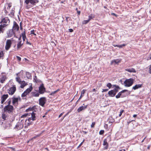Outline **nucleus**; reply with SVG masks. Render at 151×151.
Listing matches in <instances>:
<instances>
[{
  "label": "nucleus",
  "mask_w": 151,
  "mask_h": 151,
  "mask_svg": "<svg viewBox=\"0 0 151 151\" xmlns=\"http://www.w3.org/2000/svg\"><path fill=\"white\" fill-rule=\"evenodd\" d=\"M134 80L132 78L127 79L124 82V85L126 87H130L134 83Z\"/></svg>",
  "instance_id": "nucleus-1"
},
{
  "label": "nucleus",
  "mask_w": 151,
  "mask_h": 151,
  "mask_svg": "<svg viewBox=\"0 0 151 151\" xmlns=\"http://www.w3.org/2000/svg\"><path fill=\"white\" fill-rule=\"evenodd\" d=\"M14 109V107L12 105H6L4 108V111L8 112L9 113H10L12 112Z\"/></svg>",
  "instance_id": "nucleus-2"
},
{
  "label": "nucleus",
  "mask_w": 151,
  "mask_h": 151,
  "mask_svg": "<svg viewBox=\"0 0 151 151\" xmlns=\"http://www.w3.org/2000/svg\"><path fill=\"white\" fill-rule=\"evenodd\" d=\"M16 90V86L15 85H12V86L10 87L8 90V92L9 95H13Z\"/></svg>",
  "instance_id": "nucleus-3"
},
{
  "label": "nucleus",
  "mask_w": 151,
  "mask_h": 151,
  "mask_svg": "<svg viewBox=\"0 0 151 151\" xmlns=\"http://www.w3.org/2000/svg\"><path fill=\"white\" fill-rule=\"evenodd\" d=\"M46 101V99L45 97H41L39 100V104L40 105L43 106Z\"/></svg>",
  "instance_id": "nucleus-4"
},
{
  "label": "nucleus",
  "mask_w": 151,
  "mask_h": 151,
  "mask_svg": "<svg viewBox=\"0 0 151 151\" xmlns=\"http://www.w3.org/2000/svg\"><path fill=\"white\" fill-rule=\"evenodd\" d=\"M128 90H124L121 91L119 92L117 94V95L116 96V99H118L120 97L123 98L126 96L122 94L124 92L128 91Z\"/></svg>",
  "instance_id": "nucleus-5"
},
{
  "label": "nucleus",
  "mask_w": 151,
  "mask_h": 151,
  "mask_svg": "<svg viewBox=\"0 0 151 151\" xmlns=\"http://www.w3.org/2000/svg\"><path fill=\"white\" fill-rule=\"evenodd\" d=\"M12 44V41L10 40H7L6 41V45L5 46V49L6 50H8Z\"/></svg>",
  "instance_id": "nucleus-6"
},
{
  "label": "nucleus",
  "mask_w": 151,
  "mask_h": 151,
  "mask_svg": "<svg viewBox=\"0 0 151 151\" xmlns=\"http://www.w3.org/2000/svg\"><path fill=\"white\" fill-rule=\"evenodd\" d=\"M38 2L37 0H25L24 2L27 4H28L29 3H30L33 5H35V4L38 3Z\"/></svg>",
  "instance_id": "nucleus-7"
},
{
  "label": "nucleus",
  "mask_w": 151,
  "mask_h": 151,
  "mask_svg": "<svg viewBox=\"0 0 151 151\" xmlns=\"http://www.w3.org/2000/svg\"><path fill=\"white\" fill-rule=\"evenodd\" d=\"M12 103L13 105H14L15 104H18V101H20L21 100L20 97L18 96L17 98L13 97L12 98Z\"/></svg>",
  "instance_id": "nucleus-8"
},
{
  "label": "nucleus",
  "mask_w": 151,
  "mask_h": 151,
  "mask_svg": "<svg viewBox=\"0 0 151 151\" xmlns=\"http://www.w3.org/2000/svg\"><path fill=\"white\" fill-rule=\"evenodd\" d=\"M45 91V88L44 85L42 84L39 88V93L40 94H43Z\"/></svg>",
  "instance_id": "nucleus-9"
},
{
  "label": "nucleus",
  "mask_w": 151,
  "mask_h": 151,
  "mask_svg": "<svg viewBox=\"0 0 151 151\" xmlns=\"http://www.w3.org/2000/svg\"><path fill=\"white\" fill-rule=\"evenodd\" d=\"M8 94H4L1 97V104H3L6 99L8 97Z\"/></svg>",
  "instance_id": "nucleus-10"
},
{
  "label": "nucleus",
  "mask_w": 151,
  "mask_h": 151,
  "mask_svg": "<svg viewBox=\"0 0 151 151\" xmlns=\"http://www.w3.org/2000/svg\"><path fill=\"white\" fill-rule=\"evenodd\" d=\"M29 114H31V118H30L28 119V121L30 122L31 119L32 121H34L36 119V117L35 116V113H34L33 111H32V112H30Z\"/></svg>",
  "instance_id": "nucleus-11"
},
{
  "label": "nucleus",
  "mask_w": 151,
  "mask_h": 151,
  "mask_svg": "<svg viewBox=\"0 0 151 151\" xmlns=\"http://www.w3.org/2000/svg\"><path fill=\"white\" fill-rule=\"evenodd\" d=\"M10 22V21L9 18L8 17H6L3 19L1 20V21L0 23H1V22H3L6 24H9Z\"/></svg>",
  "instance_id": "nucleus-12"
},
{
  "label": "nucleus",
  "mask_w": 151,
  "mask_h": 151,
  "mask_svg": "<svg viewBox=\"0 0 151 151\" xmlns=\"http://www.w3.org/2000/svg\"><path fill=\"white\" fill-rule=\"evenodd\" d=\"M19 28V26L16 22H14V25L13 27V29L14 30L18 31Z\"/></svg>",
  "instance_id": "nucleus-13"
},
{
  "label": "nucleus",
  "mask_w": 151,
  "mask_h": 151,
  "mask_svg": "<svg viewBox=\"0 0 151 151\" xmlns=\"http://www.w3.org/2000/svg\"><path fill=\"white\" fill-rule=\"evenodd\" d=\"M87 107V105H86L85 106H81L80 107H79L77 110V111L78 112H80L82 111H83V110H84Z\"/></svg>",
  "instance_id": "nucleus-14"
},
{
  "label": "nucleus",
  "mask_w": 151,
  "mask_h": 151,
  "mask_svg": "<svg viewBox=\"0 0 151 151\" xmlns=\"http://www.w3.org/2000/svg\"><path fill=\"white\" fill-rule=\"evenodd\" d=\"M114 92V90H111L108 92V94L110 96L113 97L116 94Z\"/></svg>",
  "instance_id": "nucleus-15"
},
{
  "label": "nucleus",
  "mask_w": 151,
  "mask_h": 151,
  "mask_svg": "<svg viewBox=\"0 0 151 151\" xmlns=\"http://www.w3.org/2000/svg\"><path fill=\"white\" fill-rule=\"evenodd\" d=\"M6 78V76L5 75H2L1 78H0V82L1 83H4Z\"/></svg>",
  "instance_id": "nucleus-16"
},
{
  "label": "nucleus",
  "mask_w": 151,
  "mask_h": 151,
  "mask_svg": "<svg viewBox=\"0 0 151 151\" xmlns=\"http://www.w3.org/2000/svg\"><path fill=\"white\" fill-rule=\"evenodd\" d=\"M142 86V84H137L132 87V89L134 90H136L141 88Z\"/></svg>",
  "instance_id": "nucleus-17"
},
{
  "label": "nucleus",
  "mask_w": 151,
  "mask_h": 151,
  "mask_svg": "<svg viewBox=\"0 0 151 151\" xmlns=\"http://www.w3.org/2000/svg\"><path fill=\"white\" fill-rule=\"evenodd\" d=\"M121 62V60L119 59H114L111 61V64H112L114 63H115L116 64H118Z\"/></svg>",
  "instance_id": "nucleus-18"
},
{
  "label": "nucleus",
  "mask_w": 151,
  "mask_h": 151,
  "mask_svg": "<svg viewBox=\"0 0 151 151\" xmlns=\"http://www.w3.org/2000/svg\"><path fill=\"white\" fill-rule=\"evenodd\" d=\"M33 88L32 86V85H31L29 88H28L26 89V91H25L27 94H28L32 90Z\"/></svg>",
  "instance_id": "nucleus-19"
},
{
  "label": "nucleus",
  "mask_w": 151,
  "mask_h": 151,
  "mask_svg": "<svg viewBox=\"0 0 151 151\" xmlns=\"http://www.w3.org/2000/svg\"><path fill=\"white\" fill-rule=\"evenodd\" d=\"M14 34L13 30H11L9 31V33L8 34V36L9 37H11Z\"/></svg>",
  "instance_id": "nucleus-20"
},
{
  "label": "nucleus",
  "mask_w": 151,
  "mask_h": 151,
  "mask_svg": "<svg viewBox=\"0 0 151 151\" xmlns=\"http://www.w3.org/2000/svg\"><path fill=\"white\" fill-rule=\"evenodd\" d=\"M125 70L130 72L136 73V72L135 69L133 68L127 69Z\"/></svg>",
  "instance_id": "nucleus-21"
},
{
  "label": "nucleus",
  "mask_w": 151,
  "mask_h": 151,
  "mask_svg": "<svg viewBox=\"0 0 151 151\" xmlns=\"http://www.w3.org/2000/svg\"><path fill=\"white\" fill-rule=\"evenodd\" d=\"M31 94L33 96L35 97L39 96L40 95L39 93L35 92H31Z\"/></svg>",
  "instance_id": "nucleus-22"
},
{
  "label": "nucleus",
  "mask_w": 151,
  "mask_h": 151,
  "mask_svg": "<svg viewBox=\"0 0 151 151\" xmlns=\"http://www.w3.org/2000/svg\"><path fill=\"white\" fill-rule=\"evenodd\" d=\"M88 19L89 21L91 19L94 18L95 17V15L93 14H91L89 15L88 17Z\"/></svg>",
  "instance_id": "nucleus-23"
},
{
  "label": "nucleus",
  "mask_w": 151,
  "mask_h": 151,
  "mask_svg": "<svg viewBox=\"0 0 151 151\" xmlns=\"http://www.w3.org/2000/svg\"><path fill=\"white\" fill-rule=\"evenodd\" d=\"M103 145H106V146L105 147V148L106 149H107L108 147V143L107 142L106 139H105L103 141Z\"/></svg>",
  "instance_id": "nucleus-24"
},
{
  "label": "nucleus",
  "mask_w": 151,
  "mask_h": 151,
  "mask_svg": "<svg viewBox=\"0 0 151 151\" xmlns=\"http://www.w3.org/2000/svg\"><path fill=\"white\" fill-rule=\"evenodd\" d=\"M27 77V78L30 79L31 78L32 76L31 73L28 72H26Z\"/></svg>",
  "instance_id": "nucleus-25"
},
{
  "label": "nucleus",
  "mask_w": 151,
  "mask_h": 151,
  "mask_svg": "<svg viewBox=\"0 0 151 151\" xmlns=\"http://www.w3.org/2000/svg\"><path fill=\"white\" fill-rule=\"evenodd\" d=\"M8 24H1L0 25V31L1 32L2 31V29L3 28L7 26Z\"/></svg>",
  "instance_id": "nucleus-26"
},
{
  "label": "nucleus",
  "mask_w": 151,
  "mask_h": 151,
  "mask_svg": "<svg viewBox=\"0 0 151 151\" xmlns=\"http://www.w3.org/2000/svg\"><path fill=\"white\" fill-rule=\"evenodd\" d=\"M21 41H19L17 45V48L18 49L20 48L22 46V44H21Z\"/></svg>",
  "instance_id": "nucleus-27"
},
{
  "label": "nucleus",
  "mask_w": 151,
  "mask_h": 151,
  "mask_svg": "<svg viewBox=\"0 0 151 151\" xmlns=\"http://www.w3.org/2000/svg\"><path fill=\"white\" fill-rule=\"evenodd\" d=\"M2 118L4 119V121L6 120V119L7 117V116L4 113H3L2 114Z\"/></svg>",
  "instance_id": "nucleus-28"
},
{
  "label": "nucleus",
  "mask_w": 151,
  "mask_h": 151,
  "mask_svg": "<svg viewBox=\"0 0 151 151\" xmlns=\"http://www.w3.org/2000/svg\"><path fill=\"white\" fill-rule=\"evenodd\" d=\"M25 82L24 81L21 83V85L20 86V87L22 88H23L25 86Z\"/></svg>",
  "instance_id": "nucleus-29"
},
{
  "label": "nucleus",
  "mask_w": 151,
  "mask_h": 151,
  "mask_svg": "<svg viewBox=\"0 0 151 151\" xmlns=\"http://www.w3.org/2000/svg\"><path fill=\"white\" fill-rule=\"evenodd\" d=\"M33 107H32V108L30 107V108H28V109H27L26 110V111L27 112H28L29 111H32H32H33Z\"/></svg>",
  "instance_id": "nucleus-30"
},
{
  "label": "nucleus",
  "mask_w": 151,
  "mask_h": 151,
  "mask_svg": "<svg viewBox=\"0 0 151 151\" xmlns=\"http://www.w3.org/2000/svg\"><path fill=\"white\" fill-rule=\"evenodd\" d=\"M59 90H60L59 89H58L57 90H56L53 92H51V93L50 95H52L54 94H55Z\"/></svg>",
  "instance_id": "nucleus-31"
},
{
  "label": "nucleus",
  "mask_w": 151,
  "mask_h": 151,
  "mask_svg": "<svg viewBox=\"0 0 151 151\" xmlns=\"http://www.w3.org/2000/svg\"><path fill=\"white\" fill-rule=\"evenodd\" d=\"M112 86L111 84L109 83H108L106 85L107 87H108L109 89L111 88Z\"/></svg>",
  "instance_id": "nucleus-32"
},
{
  "label": "nucleus",
  "mask_w": 151,
  "mask_h": 151,
  "mask_svg": "<svg viewBox=\"0 0 151 151\" xmlns=\"http://www.w3.org/2000/svg\"><path fill=\"white\" fill-rule=\"evenodd\" d=\"M90 21L88 19L87 20H84L82 24H86L88 23Z\"/></svg>",
  "instance_id": "nucleus-33"
},
{
  "label": "nucleus",
  "mask_w": 151,
  "mask_h": 151,
  "mask_svg": "<svg viewBox=\"0 0 151 151\" xmlns=\"http://www.w3.org/2000/svg\"><path fill=\"white\" fill-rule=\"evenodd\" d=\"M29 114L28 113L25 114H24L22 116H21V118H24L26 117L28 115H29Z\"/></svg>",
  "instance_id": "nucleus-34"
},
{
  "label": "nucleus",
  "mask_w": 151,
  "mask_h": 151,
  "mask_svg": "<svg viewBox=\"0 0 151 151\" xmlns=\"http://www.w3.org/2000/svg\"><path fill=\"white\" fill-rule=\"evenodd\" d=\"M27 94L24 91V92L22 94L21 96L22 97H24Z\"/></svg>",
  "instance_id": "nucleus-35"
},
{
  "label": "nucleus",
  "mask_w": 151,
  "mask_h": 151,
  "mask_svg": "<svg viewBox=\"0 0 151 151\" xmlns=\"http://www.w3.org/2000/svg\"><path fill=\"white\" fill-rule=\"evenodd\" d=\"M16 81L20 83L21 82L20 79L19 77H16Z\"/></svg>",
  "instance_id": "nucleus-36"
},
{
  "label": "nucleus",
  "mask_w": 151,
  "mask_h": 151,
  "mask_svg": "<svg viewBox=\"0 0 151 151\" xmlns=\"http://www.w3.org/2000/svg\"><path fill=\"white\" fill-rule=\"evenodd\" d=\"M104 130H101L99 132V134L100 135H102L104 134Z\"/></svg>",
  "instance_id": "nucleus-37"
},
{
  "label": "nucleus",
  "mask_w": 151,
  "mask_h": 151,
  "mask_svg": "<svg viewBox=\"0 0 151 151\" xmlns=\"http://www.w3.org/2000/svg\"><path fill=\"white\" fill-rule=\"evenodd\" d=\"M86 91V90H85V89L81 91V94L84 95V94L85 92Z\"/></svg>",
  "instance_id": "nucleus-38"
},
{
  "label": "nucleus",
  "mask_w": 151,
  "mask_h": 151,
  "mask_svg": "<svg viewBox=\"0 0 151 151\" xmlns=\"http://www.w3.org/2000/svg\"><path fill=\"white\" fill-rule=\"evenodd\" d=\"M125 46V45L124 44H123L121 45H118L117 47H118L119 48H122L124 46Z\"/></svg>",
  "instance_id": "nucleus-39"
},
{
  "label": "nucleus",
  "mask_w": 151,
  "mask_h": 151,
  "mask_svg": "<svg viewBox=\"0 0 151 151\" xmlns=\"http://www.w3.org/2000/svg\"><path fill=\"white\" fill-rule=\"evenodd\" d=\"M4 55V53L3 51L0 52V58L2 57Z\"/></svg>",
  "instance_id": "nucleus-40"
},
{
  "label": "nucleus",
  "mask_w": 151,
  "mask_h": 151,
  "mask_svg": "<svg viewBox=\"0 0 151 151\" xmlns=\"http://www.w3.org/2000/svg\"><path fill=\"white\" fill-rule=\"evenodd\" d=\"M95 124V122H93L92 123L91 125V128L94 127Z\"/></svg>",
  "instance_id": "nucleus-41"
},
{
  "label": "nucleus",
  "mask_w": 151,
  "mask_h": 151,
  "mask_svg": "<svg viewBox=\"0 0 151 151\" xmlns=\"http://www.w3.org/2000/svg\"><path fill=\"white\" fill-rule=\"evenodd\" d=\"M22 37H26V35H25V31H24V32H22Z\"/></svg>",
  "instance_id": "nucleus-42"
},
{
  "label": "nucleus",
  "mask_w": 151,
  "mask_h": 151,
  "mask_svg": "<svg viewBox=\"0 0 151 151\" xmlns=\"http://www.w3.org/2000/svg\"><path fill=\"white\" fill-rule=\"evenodd\" d=\"M8 101L7 102V103H8V104L7 105H9V106L11 105H10V104L11 103V99H8Z\"/></svg>",
  "instance_id": "nucleus-43"
},
{
  "label": "nucleus",
  "mask_w": 151,
  "mask_h": 151,
  "mask_svg": "<svg viewBox=\"0 0 151 151\" xmlns=\"http://www.w3.org/2000/svg\"><path fill=\"white\" fill-rule=\"evenodd\" d=\"M34 30L33 29L31 31V34H33L35 35H36V34L34 32Z\"/></svg>",
  "instance_id": "nucleus-44"
},
{
  "label": "nucleus",
  "mask_w": 151,
  "mask_h": 151,
  "mask_svg": "<svg viewBox=\"0 0 151 151\" xmlns=\"http://www.w3.org/2000/svg\"><path fill=\"white\" fill-rule=\"evenodd\" d=\"M37 77L36 76H35L34 77V82H37Z\"/></svg>",
  "instance_id": "nucleus-45"
},
{
  "label": "nucleus",
  "mask_w": 151,
  "mask_h": 151,
  "mask_svg": "<svg viewBox=\"0 0 151 151\" xmlns=\"http://www.w3.org/2000/svg\"><path fill=\"white\" fill-rule=\"evenodd\" d=\"M118 89H114V90H114V92H115L114 93H115V94H116V93L118 92Z\"/></svg>",
  "instance_id": "nucleus-46"
},
{
  "label": "nucleus",
  "mask_w": 151,
  "mask_h": 151,
  "mask_svg": "<svg viewBox=\"0 0 151 151\" xmlns=\"http://www.w3.org/2000/svg\"><path fill=\"white\" fill-rule=\"evenodd\" d=\"M124 111V110H122L121 111H120V114L119 115V116H121L122 115L123 112Z\"/></svg>",
  "instance_id": "nucleus-47"
},
{
  "label": "nucleus",
  "mask_w": 151,
  "mask_h": 151,
  "mask_svg": "<svg viewBox=\"0 0 151 151\" xmlns=\"http://www.w3.org/2000/svg\"><path fill=\"white\" fill-rule=\"evenodd\" d=\"M108 90V89H103L102 91V92H106Z\"/></svg>",
  "instance_id": "nucleus-48"
},
{
  "label": "nucleus",
  "mask_w": 151,
  "mask_h": 151,
  "mask_svg": "<svg viewBox=\"0 0 151 151\" xmlns=\"http://www.w3.org/2000/svg\"><path fill=\"white\" fill-rule=\"evenodd\" d=\"M14 10L12 9V12H11L10 13L11 14L14 15Z\"/></svg>",
  "instance_id": "nucleus-49"
},
{
  "label": "nucleus",
  "mask_w": 151,
  "mask_h": 151,
  "mask_svg": "<svg viewBox=\"0 0 151 151\" xmlns=\"http://www.w3.org/2000/svg\"><path fill=\"white\" fill-rule=\"evenodd\" d=\"M149 73L151 74V65H150L149 68Z\"/></svg>",
  "instance_id": "nucleus-50"
},
{
  "label": "nucleus",
  "mask_w": 151,
  "mask_h": 151,
  "mask_svg": "<svg viewBox=\"0 0 151 151\" xmlns=\"http://www.w3.org/2000/svg\"><path fill=\"white\" fill-rule=\"evenodd\" d=\"M114 89H120V88L118 86L116 85V86H115V88Z\"/></svg>",
  "instance_id": "nucleus-51"
},
{
  "label": "nucleus",
  "mask_w": 151,
  "mask_h": 151,
  "mask_svg": "<svg viewBox=\"0 0 151 151\" xmlns=\"http://www.w3.org/2000/svg\"><path fill=\"white\" fill-rule=\"evenodd\" d=\"M17 60L19 61H20L21 60V58L20 57L18 56H17Z\"/></svg>",
  "instance_id": "nucleus-52"
},
{
  "label": "nucleus",
  "mask_w": 151,
  "mask_h": 151,
  "mask_svg": "<svg viewBox=\"0 0 151 151\" xmlns=\"http://www.w3.org/2000/svg\"><path fill=\"white\" fill-rule=\"evenodd\" d=\"M83 96V95L81 94V96L79 98V99H78V100L77 101V102H78L80 99L82 98V97Z\"/></svg>",
  "instance_id": "nucleus-53"
},
{
  "label": "nucleus",
  "mask_w": 151,
  "mask_h": 151,
  "mask_svg": "<svg viewBox=\"0 0 151 151\" xmlns=\"http://www.w3.org/2000/svg\"><path fill=\"white\" fill-rule=\"evenodd\" d=\"M30 7V6H29L28 4H27V5L25 6V8L27 9H29Z\"/></svg>",
  "instance_id": "nucleus-54"
},
{
  "label": "nucleus",
  "mask_w": 151,
  "mask_h": 151,
  "mask_svg": "<svg viewBox=\"0 0 151 151\" xmlns=\"http://www.w3.org/2000/svg\"><path fill=\"white\" fill-rule=\"evenodd\" d=\"M69 31L70 32H72L73 31V30L72 29H68Z\"/></svg>",
  "instance_id": "nucleus-55"
},
{
  "label": "nucleus",
  "mask_w": 151,
  "mask_h": 151,
  "mask_svg": "<svg viewBox=\"0 0 151 151\" xmlns=\"http://www.w3.org/2000/svg\"><path fill=\"white\" fill-rule=\"evenodd\" d=\"M63 113H61L60 115H59V116H58V117L59 118H60V117H61V116L63 115Z\"/></svg>",
  "instance_id": "nucleus-56"
},
{
  "label": "nucleus",
  "mask_w": 151,
  "mask_h": 151,
  "mask_svg": "<svg viewBox=\"0 0 151 151\" xmlns=\"http://www.w3.org/2000/svg\"><path fill=\"white\" fill-rule=\"evenodd\" d=\"M68 18H69V17H66V21L67 22H68Z\"/></svg>",
  "instance_id": "nucleus-57"
},
{
  "label": "nucleus",
  "mask_w": 151,
  "mask_h": 151,
  "mask_svg": "<svg viewBox=\"0 0 151 151\" xmlns=\"http://www.w3.org/2000/svg\"><path fill=\"white\" fill-rule=\"evenodd\" d=\"M40 134H38V135H37L36 136L34 137V138H33V139H35V138H36V137H39L40 135Z\"/></svg>",
  "instance_id": "nucleus-58"
},
{
  "label": "nucleus",
  "mask_w": 151,
  "mask_h": 151,
  "mask_svg": "<svg viewBox=\"0 0 151 151\" xmlns=\"http://www.w3.org/2000/svg\"><path fill=\"white\" fill-rule=\"evenodd\" d=\"M111 15H114L116 17L117 16V15L116 14H115V13H112L111 14Z\"/></svg>",
  "instance_id": "nucleus-59"
},
{
  "label": "nucleus",
  "mask_w": 151,
  "mask_h": 151,
  "mask_svg": "<svg viewBox=\"0 0 151 151\" xmlns=\"http://www.w3.org/2000/svg\"><path fill=\"white\" fill-rule=\"evenodd\" d=\"M11 5L10 4H8V7H9V9H10V8L11 7Z\"/></svg>",
  "instance_id": "nucleus-60"
},
{
  "label": "nucleus",
  "mask_w": 151,
  "mask_h": 151,
  "mask_svg": "<svg viewBox=\"0 0 151 151\" xmlns=\"http://www.w3.org/2000/svg\"><path fill=\"white\" fill-rule=\"evenodd\" d=\"M27 44H29V45H31V43L29 42H28V41H27Z\"/></svg>",
  "instance_id": "nucleus-61"
},
{
  "label": "nucleus",
  "mask_w": 151,
  "mask_h": 151,
  "mask_svg": "<svg viewBox=\"0 0 151 151\" xmlns=\"http://www.w3.org/2000/svg\"><path fill=\"white\" fill-rule=\"evenodd\" d=\"M77 13H78V15H79L80 14V13H81L80 11H77Z\"/></svg>",
  "instance_id": "nucleus-62"
},
{
  "label": "nucleus",
  "mask_w": 151,
  "mask_h": 151,
  "mask_svg": "<svg viewBox=\"0 0 151 151\" xmlns=\"http://www.w3.org/2000/svg\"><path fill=\"white\" fill-rule=\"evenodd\" d=\"M83 133H84L85 134H86L87 133H88V132H86V131H83Z\"/></svg>",
  "instance_id": "nucleus-63"
},
{
  "label": "nucleus",
  "mask_w": 151,
  "mask_h": 151,
  "mask_svg": "<svg viewBox=\"0 0 151 151\" xmlns=\"http://www.w3.org/2000/svg\"><path fill=\"white\" fill-rule=\"evenodd\" d=\"M119 151H126L125 149H122L121 150H120Z\"/></svg>",
  "instance_id": "nucleus-64"
}]
</instances>
